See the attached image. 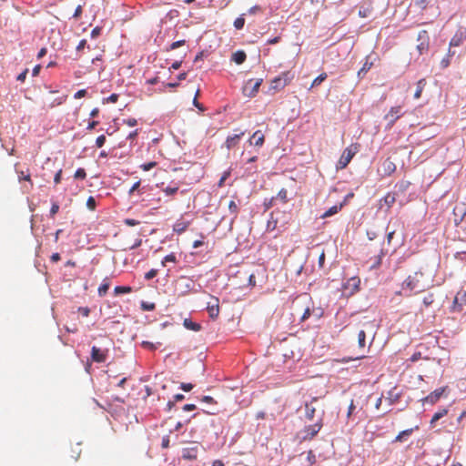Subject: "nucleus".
Listing matches in <instances>:
<instances>
[{"instance_id":"nucleus-20","label":"nucleus","mask_w":466,"mask_h":466,"mask_svg":"<svg viewBox=\"0 0 466 466\" xmlns=\"http://www.w3.org/2000/svg\"><path fill=\"white\" fill-rule=\"evenodd\" d=\"M318 400L317 397L312 398L311 402L305 403V416L308 420H311L314 418L316 409L311 404L312 402H316Z\"/></svg>"},{"instance_id":"nucleus-11","label":"nucleus","mask_w":466,"mask_h":466,"mask_svg":"<svg viewBox=\"0 0 466 466\" xmlns=\"http://www.w3.org/2000/svg\"><path fill=\"white\" fill-rule=\"evenodd\" d=\"M465 215H466V204L465 203H458L453 208V216H454L455 225H459L463 220Z\"/></svg>"},{"instance_id":"nucleus-57","label":"nucleus","mask_w":466,"mask_h":466,"mask_svg":"<svg viewBox=\"0 0 466 466\" xmlns=\"http://www.w3.org/2000/svg\"><path fill=\"white\" fill-rule=\"evenodd\" d=\"M86 95V89H81V90H78V91L74 95V97H75L76 99H79V98L84 97Z\"/></svg>"},{"instance_id":"nucleus-41","label":"nucleus","mask_w":466,"mask_h":466,"mask_svg":"<svg viewBox=\"0 0 466 466\" xmlns=\"http://www.w3.org/2000/svg\"><path fill=\"white\" fill-rule=\"evenodd\" d=\"M177 190H178L177 187H167L163 189L165 194L167 196H172V195L176 194L177 192Z\"/></svg>"},{"instance_id":"nucleus-43","label":"nucleus","mask_w":466,"mask_h":466,"mask_svg":"<svg viewBox=\"0 0 466 466\" xmlns=\"http://www.w3.org/2000/svg\"><path fill=\"white\" fill-rule=\"evenodd\" d=\"M199 93H200V90L198 89L197 92H196V95H195V97L193 99V105L198 107L199 110L203 111L204 110V107L202 106V104H200L198 101V96H199Z\"/></svg>"},{"instance_id":"nucleus-35","label":"nucleus","mask_w":466,"mask_h":466,"mask_svg":"<svg viewBox=\"0 0 466 466\" xmlns=\"http://www.w3.org/2000/svg\"><path fill=\"white\" fill-rule=\"evenodd\" d=\"M277 198H279L284 204L287 203L289 201L287 189L281 188L277 195Z\"/></svg>"},{"instance_id":"nucleus-17","label":"nucleus","mask_w":466,"mask_h":466,"mask_svg":"<svg viewBox=\"0 0 466 466\" xmlns=\"http://www.w3.org/2000/svg\"><path fill=\"white\" fill-rule=\"evenodd\" d=\"M190 221H187L184 219H178L176 221V223L173 226V230L177 233L181 234L189 227Z\"/></svg>"},{"instance_id":"nucleus-50","label":"nucleus","mask_w":466,"mask_h":466,"mask_svg":"<svg viewBox=\"0 0 466 466\" xmlns=\"http://www.w3.org/2000/svg\"><path fill=\"white\" fill-rule=\"evenodd\" d=\"M157 274V269H150L148 272L146 273L145 275V279L149 280L153 278H155Z\"/></svg>"},{"instance_id":"nucleus-18","label":"nucleus","mask_w":466,"mask_h":466,"mask_svg":"<svg viewBox=\"0 0 466 466\" xmlns=\"http://www.w3.org/2000/svg\"><path fill=\"white\" fill-rule=\"evenodd\" d=\"M383 175L384 176H390L392 173L396 170V165L393 161H391L390 158H387L383 164Z\"/></svg>"},{"instance_id":"nucleus-58","label":"nucleus","mask_w":466,"mask_h":466,"mask_svg":"<svg viewBox=\"0 0 466 466\" xmlns=\"http://www.w3.org/2000/svg\"><path fill=\"white\" fill-rule=\"evenodd\" d=\"M429 4L428 0H417L416 5L421 9H425Z\"/></svg>"},{"instance_id":"nucleus-27","label":"nucleus","mask_w":466,"mask_h":466,"mask_svg":"<svg viewBox=\"0 0 466 466\" xmlns=\"http://www.w3.org/2000/svg\"><path fill=\"white\" fill-rule=\"evenodd\" d=\"M341 208H342L341 204L339 206L335 205V206L329 208L327 211H325L323 213V215L321 216V218H326L328 217H331V216L337 214L341 209Z\"/></svg>"},{"instance_id":"nucleus-52","label":"nucleus","mask_w":466,"mask_h":466,"mask_svg":"<svg viewBox=\"0 0 466 466\" xmlns=\"http://www.w3.org/2000/svg\"><path fill=\"white\" fill-rule=\"evenodd\" d=\"M175 261H176V257H175V255H174V254H168V255H167V256L164 258V259H163V261H162V264H163V265H165V264H166V262H175Z\"/></svg>"},{"instance_id":"nucleus-34","label":"nucleus","mask_w":466,"mask_h":466,"mask_svg":"<svg viewBox=\"0 0 466 466\" xmlns=\"http://www.w3.org/2000/svg\"><path fill=\"white\" fill-rule=\"evenodd\" d=\"M433 302H434V294L433 293H429L422 299V303L426 308L430 307Z\"/></svg>"},{"instance_id":"nucleus-33","label":"nucleus","mask_w":466,"mask_h":466,"mask_svg":"<svg viewBox=\"0 0 466 466\" xmlns=\"http://www.w3.org/2000/svg\"><path fill=\"white\" fill-rule=\"evenodd\" d=\"M327 74L326 73H321L319 76H318L311 83V88L314 87V86H317L319 85H320L324 80H326L327 78Z\"/></svg>"},{"instance_id":"nucleus-32","label":"nucleus","mask_w":466,"mask_h":466,"mask_svg":"<svg viewBox=\"0 0 466 466\" xmlns=\"http://www.w3.org/2000/svg\"><path fill=\"white\" fill-rule=\"evenodd\" d=\"M278 220L274 218V214L272 213L270 218L267 223V230L273 231L277 228Z\"/></svg>"},{"instance_id":"nucleus-59","label":"nucleus","mask_w":466,"mask_h":466,"mask_svg":"<svg viewBox=\"0 0 466 466\" xmlns=\"http://www.w3.org/2000/svg\"><path fill=\"white\" fill-rule=\"evenodd\" d=\"M78 311L84 316L87 317L90 313V309L87 307H80Z\"/></svg>"},{"instance_id":"nucleus-51","label":"nucleus","mask_w":466,"mask_h":466,"mask_svg":"<svg viewBox=\"0 0 466 466\" xmlns=\"http://www.w3.org/2000/svg\"><path fill=\"white\" fill-rule=\"evenodd\" d=\"M140 184H141V181L138 180L137 181L132 187L131 188L129 189L128 191V195L131 196L135 193V191L138 190L139 187H140Z\"/></svg>"},{"instance_id":"nucleus-7","label":"nucleus","mask_w":466,"mask_h":466,"mask_svg":"<svg viewBox=\"0 0 466 466\" xmlns=\"http://www.w3.org/2000/svg\"><path fill=\"white\" fill-rule=\"evenodd\" d=\"M402 107L400 106H392L385 115L384 118L388 120V127H391L397 119L402 116Z\"/></svg>"},{"instance_id":"nucleus-39","label":"nucleus","mask_w":466,"mask_h":466,"mask_svg":"<svg viewBox=\"0 0 466 466\" xmlns=\"http://www.w3.org/2000/svg\"><path fill=\"white\" fill-rule=\"evenodd\" d=\"M185 43H186V41H185V40H178V41L173 42V43L169 46V47H167V51H170V50H174V49H176V48H178V47H180V46H184V45H185Z\"/></svg>"},{"instance_id":"nucleus-5","label":"nucleus","mask_w":466,"mask_h":466,"mask_svg":"<svg viewBox=\"0 0 466 466\" xmlns=\"http://www.w3.org/2000/svg\"><path fill=\"white\" fill-rule=\"evenodd\" d=\"M261 83L262 79H249L243 87L244 95L249 97L254 96L258 93Z\"/></svg>"},{"instance_id":"nucleus-31","label":"nucleus","mask_w":466,"mask_h":466,"mask_svg":"<svg viewBox=\"0 0 466 466\" xmlns=\"http://www.w3.org/2000/svg\"><path fill=\"white\" fill-rule=\"evenodd\" d=\"M108 289H109V282L106 279H105L103 281V283L98 288V290H97L98 295L100 297H104L107 293Z\"/></svg>"},{"instance_id":"nucleus-8","label":"nucleus","mask_w":466,"mask_h":466,"mask_svg":"<svg viewBox=\"0 0 466 466\" xmlns=\"http://www.w3.org/2000/svg\"><path fill=\"white\" fill-rule=\"evenodd\" d=\"M108 355L107 350H100L99 348L93 346L91 349V359L93 361L97 363H103L106 360Z\"/></svg>"},{"instance_id":"nucleus-54","label":"nucleus","mask_w":466,"mask_h":466,"mask_svg":"<svg viewBox=\"0 0 466 466\" xmlns=\"http://www.w3.org/2000/svg\"><path fill=\"white\" fill-rule=\"evenodd\" d=\"M193 384L191 383H181L180 385V388L184 390V391H190L192 389H193Z\"/></svg>"},{"instance_id":"nucleus-3","label":"nucleus","mask_w":466,"mask_h":466,"mask_svg":"<svg viewBox=\"0 0 466 466\" xmlns=\"http://www.w3.org/2000/svg\"><path fill=\"white\" fill-rule=\"evenodd\" d=\"M449 393V387L443 386L441 388L436 389L432 392H431L429 395H427L425 398L421 400L422 403L424 404H431L434 405L437 402L440 401V400L443 397H447Z\"/></svg>"},{"instance_id":"nucleus-16","label":"nucleus","mask_w":466,"mask_h":466,"mask_svg":"<svg viewBox=\"0 0 466 466\" xmlns=\"http://www.w3.org/2000/svg\"><path fill=\"white\" fill-rule=\"evenodd\" d=\"M449 412V409L448 408H440L432 416L431 421H430V425L431 428H434L435 427V424L436 422L441 420V418H443L444 416H446Z\"/></svg>"},{"instance_id":"nucleus-24","label":"nucleus","mask_w":466,"mask_h":466,"mask_svg":"<svg viewBox=\"0 0 466 466\" xmlns=\"http://www.w3.org/2000/svg\"><path fill=\"white\" fill-rule=\"evenodd\" d=\"M425 86H426V80L424 78L420 79L417 82V88H416V91L414 93V98L415 99H419L421 96V93H422Z\"/></svg>"},{"instance_id":"nucleus-64","label":"nucleus","mask_w":466,"mask_h":466,"mask_svg":"<svg viewBox=\"0 0 466 466\" xmlns=\"http://www.w3.org/2000/svg\"><path fill=\"white\" fill-rule=\"evenodd\" d=\"M86 45V39H82V40L78 43V45L76 46V50H77V51H81V50H83V49L85 48Z\"/></svg>"},{"instance_id":"nucleus-45","label":"nucleus","mask_w":466,"mask_h":466,"mask_svg":"<svg viewBox=\"0 0 466 466\" xmlns=\"http://www.w3.org/2000/svg\"><path fill=\"white\" fill-rule=\"evenodd\" d=\"M131 291V288L129 287H123V286H117L115 288V292L116 294H119V293H128Z\"/></svg>"},{"instance_id":"nucleus-28","label":"nucleus","mask_w":466,"mask_h":466,"mask_svg":"<svg viewBox=\"0 0 466 466\" xmlns=\"http://www.w3.org/2000/svg\"><path fill=\"white\" fill-rule=\"evenodd\" d=\"M17 174H18L19 181L25 180V181L29 182L30 189H32L33 188V182L31 180V176H30L29 171L28 170L26 172L17 171Z\"/></svg>"},{"instance_id":"nucleus-1","label":"nucleus","mask_w":466,"mask_h":466,"mask_svg":"<svg viewBox=\"0 0 466 466\" xmlns=\"http://www.w3.org/2000/svg\"><path fill=\"white\" fill-rule=\"evenodd\" d=\"M433 286L432 278L426 276L421 270L409 275L402 282V289H408L415 294L422 292Z\"/></svg>"},{"instance_id":"nucleus-63","label":"nucleus","mask_w":466,"mask_h":466,"mask_svg":"<svg viewBox=\"0 0 466 466\" xmlns=\"http://www.w3.org/2000/svg\"><path fill=\"white\" fill-rule=\"evenodd\" d=\"M100 32H101V28H100V27H98V26H96V27H95V28L92 30V32H91V36H92L93 38H96V37H97V36L100 35Z\"/></svg>"},{"instance_id":"nucleus-56","label":"nucleus","mask_w":466,"mask_h":466,"mask_svg":"<svg viewBox=\"0 0 466 466\" xmlns=\"http://www.w3.org/2000/svg\"><path fill=\"white\" fill-rule=\"evenodd\" d=\"M142 309L145 310H153V309H155V304L142 302Z\"/></svg>"},{"instance_id":"nucleus-62","label":"nucleus","mask_w":466,"mask_h":466,"mask_svg":"<svg viewBox=\"0 0 466 466\" xmlns=\"http://www.w3.org/2000/svg\"><path fill=\"white\" fill-rule=\"evenodd\" d=\"M61 178H62V169H59V170L56 172V174L55 175L54 182H55L56 184H58V183H60Z\"/></svg>"},{"instance_id":"nucleus-4","label":"nucleus","mask_w":466,"mask_h":466,"mask_svg":"<svg viewBox=\"0 0 466 466\" xmlns=\"http://www.w3.org/2000/svg\"><path fill=\"white\" fill-rule=\"evenodd\" d=\"M321 428H322L321 420L317 421L315 424L306 426L302 431V433H303L302 439L304 441L312 440L318 434V432L321 430Z\"/></svg>"},{"instance_id":"nucleus-46","label":"nucleus","mask_w":466,"mask_h":466,"mask_svg":"<svg viewBox=\"0 0 466 466\" xmlns=\"http://www.w3.org/2000/svg\"><path fill=\"white\" fill-rule=\"evenodd\" d=\"M82 12H83V5H78L73 14V17L75 19H79L82 15Z\"/></svg>"},{"instance_id":"nucleus-25","label":"nucleus","mask_w":466,"mask_h":466,"mask_svg":"<svg viewBox=\"0 0 466 466\" xmlns=\"http://www.w3.org/2000/svg\"><path fill=\"white\" fill-rule=\"evenodd\" d=\"M184 326H185L187 329H190V330H193V331H198V330H200V329H201L200 324L196 323V322H193V321H192L191 319H184Z\"/></svg>"},{"instance_id":"nucleus-49","label":"nucleus","mask_w":466,"mask_h":466,"mask_svg":"<svg viewBox=\"0 0 466 466\" xmlns=\"http://www.w3.org/2000/svg\"><path fill=\"white\" fill-rule=\"evenodd\" d=\"M58 210H59V205L57 203H53L52 207L50 208V217L54 218L55 215L58 212Z\"/></svg>"},{"instance_id":"nucleus-26","label":"nucleus","mask_w":466,"mask_h":466,"mask_svg":"<svg viewBox=\"0 0 466 466\" xmlns=\"http://www.w3.org/2000/svg\"><path fill=\"white\" fill-rule=\"evenodd\" d=\"M455 55V52L454 51H451V49L449 50L448 54L446 55V56H444L441 63H440V66L442 69L444 68H447L450 64H451V56H453Z\"/></svg>"},{"instance_id":"nucleus-22","label":"nucleus","mask_w":466,"mask_h":466,"mask_svg":"<svg viewBox=\"0 0 466 466\" xmlns=\"http://www.w3.org/2000/svg\"><path fill=\"white\" fill-rule=\"evenodd\" d=\"M360 280L359 278H351L348 280L345 288H351V293L358 291L360 287Z\"/></svg>"},{"instance_id":"nucleus-36","label":"nucleus","mask_w":466,"mask_h":466,"mask_svg":"<svg viewBox=\"0 0 466 466\" xmlns=\"http://www.w3.org/2000/svg\"><path fill=\"white\" fill-rule=\"evenodd\" d=\"M366 333L364 330H360L358 334V343L360 348L365 347Z\"/></svg>"},{"instance_id":"nucleus-12","label":"nucleus","mask_w":466,"mask_h":466,"mask_svg":"<svg viewBox=\"0 0 466 466\" xmlns=\"http://www.w3.org/2000/svg\"><path fill=\"white\" fill-rule=\"evenodd\" d=\"M418 40L420 43L417 46L420 54L427 51L429 48V36L428 32L426 30H422L418 35Z\"/></svg>"},{"instance_id":"nucleus-44","label":"nucleus","mask_w":466,"mask_h":466,"mask_svg":"<svg viewBox=\"0 0 466 466\" xmlns=\"http://www.w3.org/2000/svg\"><path fill=\"white\" fill-rule=\"evenodd\" d=\"M310 315H311V309H310V307L308 306L304 309V312H303V314H302V316L300 318V321L303 322V321L307 320L310 317Z\"/></svg>"},{"instance_id":"nucleus-13","label":"nucleus","mask_w":466,"mask_h":466,"mask_svg":"<svg viewBox=\"0 0 466 466\" xmlns=\"http://www.w3.org/2000/svg\"><path fill=\"white\" fill-rule=\"evenodd\" d=\"M245 135L244 131H241L238 134H235L233 136H228L225 141L226 147L229 150L235 147L238 143L241 137Z\"/></svg>"},{"instance_id":"nucleus-14","label":"nucleus","mask_w":466,"mask_h":466,"mask_svg":"<svg viewBox=\"0 0 466 466\" xmlns=\"http://www.w3.org/2000/svg\"><path fill=\"white\" fill-rule=\"evenodd\" d=\"M198 457V447L184 448L182 450V458L184 460L193 461Z\"/></svg>"},{"instance_id":"nucleus-55","label":"nucleus","mask_w":466,"mask_h":466,"mask_svg":"<svg viewBox=\"0 0 466 466\" xmlns=\"http://www.w3.org/2000/svg\"><path fill=\"white\" fill-rule=\"evenodd\" d=\"M201 400L208 404H216L217 401L211 396H204Z\"/></svg>"},{"instance_id":"nucleus-30","label":"nucleus","mask_w":466,"mask_h":466,"mask_svg":"<svg viewBox=\"0 0 466 466\" xmlns=\"http://www.w3.org/2000/svg\"><path fill=\"white\" fill-rule=\"evenodd\" d=\"M228 210L232 216V218H236L238 213V206L234 200H230L228 203Z\"/></svg>"},{"instance_id":"nucleus-61","label":"nucleus","mask_w":466,"mask_h":466,"mask_svg":"<svg viewBox=\"0 0 466 466\" xmlns=\"http://www.w3.org/2000/svg\"><path fill=\"white\" fill-rule=\"evenodd\" d=\"M161 446L163 449H167L169 447V437L168 436L163 437Z\"/></svg>"},{"instance_id":"nucleus-10","label":"nucleus","mask_w":466,"mask_h":466,"mask_svg":"<svg viewBox=\"0 0 466 466\" xmlns=\"http://www.w3.org/2000/svg\"><path fill=\"white\" fill-rule=\"evenodd\" d=\"M466 40V27H460L450 41V47L460 46Z\"/></svg>"},{"instance_id":"nucleus-40","label":"nucleus","mask_w":466,"mask_h":466,"mask_svg":"<svg viewBox=\"0 0 466 466\" xmlns=\"http://www.w3.org/2000/svg\"><path fill=\"white\" fill-rule=\"evenodd\" d=\"M76 179H85L86 177V170L84 168H78L74 175Z\"/></svg>"},{"instance_id":"nucleus-29","label":"nucleus","mask_w":466,"mask_h":466,"mask_svg":"<svg viewBox=\"0 0 466 466\" xmlns=\"http://www.w3.org/2000/svg\"><path fill=\"white\" fill-rule=\"evenodd\" d=\"M371 66L372 62H369L368 60H366L362 67L359 70L358 76L360 78H362L365 76V74L371 68Z\"/></svg>"},{"instance_id":"nucleus-60","label":"nucleus","mask_w":466,"mask_h":466,"mask_svg":"<svg viewBox=\"0 0 466 466\" xmlns=\"http://www.w3.org/2000/svg\"><path fill=\"white\" fill-rule=\"evenodd\" d=\"M124 123L129 127H135L137 124V121L136 118L131 117V118L124 120Z\"/></svg>"},{"instance_id":"nucleus-48","label":"nucleus","mask_w":466,"mask_h":466,"mask_svg":"<svg viewBox=\"0 0 466 466\" xmlns=\"http://www.w3.org/2000/svg\"><path fill=\"white\" fill-rule=\"evenodd\" d=\"M106 142V137L104 135H101L99 137H97L96 140V146L97 147H102L104 146Z\"/></svg>"},{"instance_id":"nucleus-42","label":"nucleus","mask_w":466,"mask_h":466,"mask_svg":"<svg viewBox=\"0 0 466 466\" xmlns=\"http://www.w3.org/2000/svg\"><path fill=\"white\" fill-rule=\"evenodd\" d=\"M156 166H157V162H155V161H151V162H147V163L142 164L140 167H141L144 171H149L150 169H152V168H153V167H155Z\"/></svg>"},{"instance_id":"nucleus-15","label":"nucleus","mask_w":466,"mask_h":466,"mask_svg":"<svg viewBox=\"0 0 466 466\" xmlns=\"http://www.w3.org/2000/svg\"><path fill=\"white\" fill-rule=\"evenodd\" d=\"M265 137L264 134L260 130H257L253 133L249 139V143L256 147H261L264 144Z\"/></svg>"},{"instance_id":"nucleus-9","label":"nucleus","mask_w":466,"mask_h":466,"mask_svg":"<svg viewBox=\"0 0 466 466\" xmlns=\"http://www.w3.org/2000/svg\"><path fill=\"white\" fill-rule=\"evenodd\" d=\"M207 310L211 319H216L219 314V299L217 297H211L207 304Z\"/></svg>"},{"instance_id":"nucleus-23","label":"nucleus","mask_w":466,"mask_h":466,"mask_svg":"<svg viewBox=\"0 0 466 466\" xmlns=\"http://www.w3.org/2000/svg\"><path fill=\"white\" fill-rule=\"evenodd\" d=\"M388 208H390L396 201L395 193H388L381 200Z\"/></svg>"},{"instance_id":"nucleus-6","label":"nucleus","mask_w":466,"mask_h":466,"mask_svg":"<svg viewBox=\"0 0 466 466\" xmlns=\"http://www.w3.org/2000/svg\"><path fill=\"white\" fill-rule=\"evenodd\" d=\"M355 154H356V148L352 149L351 147H347L341 154V156L337 163V168H339V169L345 168L349 165V163L351 161V159Z\"/></svg>"},{"instance_id":"nucleus-19","label":"nucleus","mask_w":466,"mask_h":466,"mask_svg":"<svg viewBox=\"0 0 466 466\" xmlns=\"http://www.w3.org/2000/svg\"><path fill=\"white\" fill-rule=\"evenodd\" d=\"M419 429V426H416L415 428H410V429H407V430H404L402 431H400L396 437H395V440L394 441L395 442H403L407 440L408 437H410L412 432L415 431V430H418Z\"/></svg>"},{"instance_id":"nucleus-21","label":"nucleus","mask_w":466,"mask_h":466,"mask_svg":"<svg viewBox=\"0 0 466 466\" xmlns=\"http://www.w3.org/2000/svg\"><path fill=\"white\" fill-rule=\"evenodd\" d=\"M247 58V55L244 51L238 50L232 55V61H234L237 65H241L245 62Z\"/></svg>"},{"instance_id":"nucleus-53","label":"nucleus","mask_w":466,"mask_h":466,"mask_svg":"<svg viewBox=\"0 0 466 466\" xmlns=\"http://www.w3.org/2000/svg\"><path fill=\"white\" fill-rule=\"evenodd\" d=\"M27 73H28V69L26 68L17 76V77H16L17 81L24 82L25 80Z\"/></svg>"},{"instance_id":"nucleus-2","label":"nucleus","mask_w":466,"mask_h":466,"mask_svg":"<svg viewBox=\"0 0 466 466\" xmlns=\"http://www.w3.org/2000/svg\"><path fill=\"white\" fill-rule=\"evenodd\" d=\"M293 78V75L289 71L283 72L280 76H276L270 82V89L279 91L288 86Z\"/></svg>"},{"instance_id":"nucleus-37","label":"nucleus","mask_w":466,"mask_h":466,"mask_svg":"<svg viewBox=\"0 0 466 466\" xmlns=\"http://www.w3.org/2000/svg\"><path fill=\"white\" fill-rule=\"evenodd\" d=\"M245 25V19L244 17L241 15L239 17H238L235 21H234V26L236 29L238 30H240L243 28Z\"/></svg>"},{"instance_id":"nucleus-38","label":"nucleus","mask_w":466,"mask_h":466,"mask_svg":"<svg viewBox=\"0 0 466 466\" xmlns=\"http://www.w3.org/2000/svg\"><path fill=\"white\" fill-rule=\"evenodd\" d=\"M86 207L90 210H95L96 207V202L94 197L90 196L86 200Z\"/></svg>"},{"instance_id":"nucleus-47","label":"nucleus","mask_w":466,"mask_h":466,"mask_svg":"<svg viewBox=\"0 0 466 466\" xmlns=\"http://www.w3.org/2000/svg\"><path fill=\"white\" fill-rule=\"evenodd\" d=\"M124 223L128 226V227H135V226H137L139 225V221L138 220H136L134 218H126L124 220Z\"/></svg>"}]
</instances>
